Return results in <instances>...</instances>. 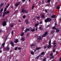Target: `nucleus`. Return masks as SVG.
I'll use <instances>...</instances> for the list:
<instances>
[{
    "mask_svg": "<svg viewBox=\"0 0 61 61\" xmlns=\"http://www.w3.org/2000/svg\"><path fill=\"white\" fill-rule=\"evenodd\" d=\"M44 54H45V52H42L41 53V55H43Z\"/></svg>",
    "mask_w": 61,
    "mask_h": 61,
    "instance_id": "31",
    "label": "nucleus"
},
{
    "mask_svg": "<svg viewBox=\"0 0 61 61\" xmlns=\"http://www.w3.org/2000/svg\"><path fill=\"white\" fill-rule=\"evenodd\" d=\"M57 8L58 9H60V7L58 5L57 6Z\"/></svg>",
    "mask_w": 61,
    "mask_h": 61,
    "instance_id": "36",
    "label": "nucleus"
},
{
    "mask_svg": "<svg viewBox=\"0 0 61 61\" xmlns=\"http://www.w3.org/2000/svg\"><path fill=\"white\" fill-rule=\"evenodd\" d=\"M19 5V4L18 3H16L15 5V6H18Z\"/></svg>",
    "mask_w": 61,
    "mask_h": 61,
    "instance_id": "25",
    "label": "nucleus"
},
{
    "mask_svg": "<svg viewBox=\"0 0 61 61\" xmlns=\"http://www.w3.org/2000/svg\"><path fill=\"white\" fill-rule=\"evenodd\" d=\"M40 24H42V22H40Z\"/></svg>",
    "mask_w": 61,
    "mask_h": 61,
    "instance_id": "52",
    "label": "nucleus"
},
{
    "mask_svg": "<svg viewBox=\"0 0 61 61\" xmlns=\"http://www.w3.org/2000/svg\"><path fill=\"white\" fill-rule=\"evenodd\" d=\"M41 48H40V47H37L36 48V50H39Z\"/></svg>",
    "mask_w": 61,
    "mask_h": 61,
    "instance_id": "13",
    "label": "nucleus"
},
{
    "mask_svg": "<svg viewBox=\"0 0 61 61\" xmlns=\"http://www.w3.org/2000/svg\"><path fill=\"white\" fill-rule=\"evenodd\" d=\"M27 30H25V32H27Z\"/></svg>",
    "mask_w": 61,
    "mask_h": 61,
    "instance_id": "49",
    "label": "nucleus"
},
{
    "mask_svg": "<svg viewBox=\"0 0 61 61\" xmlns=\"http://www.w3.org/2000/svg\"><path fill=\"white\" fill-rule=\"evenodd\" d=\"M18 49H19V50H21V48H20V47H19L18 48Z\"/></svg>",
    "mask_w": 61,
    "mask_h": 61,
    "instance_id": "44",
    "label": "nucleus"
},
{
    "mask_svg": "<svg viewBox=\"0 0 61 61\" xmlns=\"http://www.w3.org/2000/svg\"><path fill=\"white\" fill-rule=\"evenodd\" d=\"M25 1V0H22V1L23 2H24V1Z\"/></svg>",
    "mask_w": 61,
    "mask_h": 61,
    "instance_id": "61",
    "label": "nucleus"
},
{
    "mask_svg": "<svg viewBox=\"0 0 61 61\" xmlns=\"http://www.w3.org/2000/svg\"><path fill=\"white\" fill-rule=\"evenodd\" d=\"M34 7H35L34 6H33L32 8V9H34Z\"/></svg>",
    "mask_w": 61,
    "mask_h": 61,
    "instance_id": "45",
    "label": "nucleus"
},
{
    "mask_svg": "<svg viewBox=\"0 0 61 61\" xmlns=\"http://www.w3.org/2000/svg\"><path fill=\"white\" fill-rule=\"evenodd\" d=\"M13 33H14V31H12V33H11V34H12V35H13Z\"/></svg>",
    "mask_w": 61,
    "mask_h": 61,
    "instance_id": "46",
    "label": "nucleus"
},
{
    "mask_svg": "<svg viewBox=\"0 0 61 61\" xmlns=\"http://www.w3.org/2000/svg\"><path fill=\"white\" fill-rule=\"evenodd\" d=\"M53 45H56V41H53Z\"/></svg>",
    "mask_w": 61,
    "mask_h": 61,
    "instance_id": "22",
    "label": "nucleus"
},
{
    "mask_svg": "<svg viewBox=\"0 0 61 61\" xmlns=\"http://www.w3.org/2000/svg\"><path fill=\"white\" fill-rule=\"evenodd\" d=\"M58 54V52H57L56 53V54Z\"/></svg>",
    "mask_w": 61,
    "mask_h": 61,
    "instance_id": "64",
    "label": "nucleus"
},
{
    "mask_svg": "<svg viewBox=\"0 0 61 61\" xmlns=\"http://www.w3.org/2000/svg\"><path fill=\"white\" fill-rule=\"evenodd\" d=\"M46 58H45L43 60V61H46Z\"/></svg>",
    "mask_w": 61,
    "mask_h": 61,
    "instance_id": "34",
    "label": "nucleus"
},
{
    "mask_svg": "<svg viewBox=\"0 0 61 61\" xmlns=\"http://www.w3.org/2000/svg\"><path fill=\"white\" fill-rule=\"evenodd\" d=\"M37 23H36L35 24V26H37L39 25V23H38V22H37Z\"/></svg>",
    "mask_w": 61,
    "mask_h": 61,
    "instance_id": "8",
    "label": "nucleus"
},
{
    "mask_svg": "<svg viewBox=\"0 0 61 61\" xmlns=\"http://www.w3.org/2000/svg\"><path fill=\"white\" fill-rule=\"evenodd\" d=\"M19 41L18 39L16 40L15 41V43H17Z\"/></svg>",
    "mask_w": 61,
    "mask_h": 61,
    "instance_id": "16",
    "label": "nucleus"
},
{
    "mask_svg": "<svg viewBox=\"0 0 61 61\" xmlns=\"http://www.w3.org/2000/svg\"><path fill=\"white\" fill-rule=\"evenodd\" d=\"M54 32L55 31L54 30H52L51 32V33L52 34H53V33H54Z\"/></svg>",
    "mask_w": 61,
    "mask_h": 61,
    "instance_id": "27",
    "label": "nucleus"
},
{
    "mask_svg": "<svg viewBox=\"0 0 61 61\" xmlns=\"http://www.w3.org/2000/svg\"><path fill=\"white\" fill-rule=\"evenodd\" d=\"M52 55H53V53H51V54H50V56H52Z\"/></svg>",
    "mask_w": 61,
    "mask_h": 61,
    "instance_id": "47",
    "label": "nucleus"
},
{
    "mask_svg": "<svg viewBox=\"0 0 61 61\" xmlns=\"http://www.w3.org/2000/svg\"><path fill=\"white\" fill-rule=\"evenodd\" d=\"M45 12H46V13H47V10H45Z\"/></svg>",
    "mask_w": 61,
    "mask_h": 61,
    "instance_id": "50",
    "label": "nucleus"
},
{
    "mask_svg": "<svg viewBox=\"0 0 61 61\" xmlns=\"http://www.w3.org/2000/svg\"><path fill=\"white\" fill-rule=\"evenodd\" d=\"M10 4H9L8 3L7 4V6H6V7H5V8H8V6H9L10 5Z\"/></svg>",
    "mask_w": 61,
    "mask_h": 61,
    "instance_id": "23",
    "label": "nucleus"
},
{
    "mask_svg": "<svg viewBox=\"0 0 61 61\" xmlns=\"http://www.w3.org/2000/svg\"><path fill=\"white\" fill-rule=\"evenodd\" d=\"M7 8H5L4 9V12H5V11H6V9Z\"/></svg>",
    "mask_w": 61,
    "mask_h": 61,
    "instance_id": "35",
    "label": "nucleus"
},
{
    "mask_svg": "<svg viewBox=\"0 0 61 61\" xmlns=\"http://www.w3.org/2000/svg\"><path fill=\"white\" fill-rule=\"evenodd\" d=\"M21 12L22 13H24V10L23 9L22 10V11Z\"/></svg>",
    "mask_w": 61,
    "mask_h": 61,
    "instance_id": "42",
    "label": "nucleus"
},
{
    "mask_svg": "<svg viewBox=\"0 0 61 61\" xmlns=\"http://www.w3.org/2000/svg\"><path fill=\"white\" fill-rule=\"evenodd\" d=\"M2 51H0V53H2Z\"/></svg>",
    "mask_w": 61,
    "mask_h": 61,
    "instance_id": "58",
    "label": "nucleus"
},
{
    "mask_svg": "<svg viewBox=\"0 0 61 61\" xmlns=\"http://www.w3.org/2000/svg\"><path fill=\"white\" fill-rule=\"evenodd\" d=\"M26 30H27V31H29V29H27Z\"/></svg>",
    "mask_w": 61,
    "mask_h": 61,
    "instance_id": "48",
    "label": "nucleus"
},
{
    "mask_svg": "<svg viewBox=\"0 0 61 61\" xmlns=\"http://www.w3.org/2000/svg\"><path fill=\"white\" fill-rule=\"evenodd\" d=\"M10 44L11 45H12V44H13V42L12 41H11L10 43Z\"/></svg>",
    "mask_w": 61,
    "mask_h": 61,
    "instance_id": "32",
    "label": "nucleus"
},
{
    "mask_svg": "<svg viewBox=\"0 0 61 61\" xmlns=\"http://www.w3.org/2000/svg\"><path fill=\"white\" fill-rule=\"evenodd\" d=\"M35 31V29H32L31 30V32H34V31Z\"/></svg>",
    "mask_w": 61,
    "mask_h": 61,
    "instance_id": "29",
    "label": "nucleus"
},
{
    "mask_svg": "<svg viewBox=\"0 0 61 61\" xmlns=\"http://www.w3.org/2000/svg\"><path fill=\"white\" fill-rule=\"evenodd\" d=\"M24 35V33L22 32L21 33V34L20 36H23Z\"/></svg>",
    "mask_w": 61,
    "mask_h": 61,
    "instance_id": "18",
    "label": "nucleus"
},
{
    "mask_svg": "<svg viewBox=\"0 0 61 61\" xmlns=\"http://www.w3.org/2000/svg\"><path fill=\"white\" fill-rule=\"evenodd\" d=\"M40 29H41V30H42L43 29V28H42V27H40Z\"/></svg>",
    "mask_w": 61,
    "mask_h": 61,
    "instance_id": "37",
    "label": "nucleus"
},
{
    "mask_svg": "<svg viewBox=\"0 0 61 61\" xmlns=\"http://www.w3.org/2000/svg\"><path fill=\"white\" fill-rule=\"evenodd\" d=\"M14 23H12V25H10V27H13L14 26Z\"/></svg>",
    "mask_w": 61,
    "mask_h": 61,
    "instance_id": "17",
    "label": "nucleus"
},
{
    "mask_svg": "<svg viewBox=\"0 0 61 61\" xmlns=\"http://www.w3.org/2000/svg\"><path fill=\"white\" fill-rule=\"evenodd\" d=\"M2 32V30H0V33H1Z\"/></svg>",
    "mask_w": 61,
    "mask_h": 61,
    "instance_id": "60",
    "label": "nucleus"
},
{
    "mask_svg": "<svg viewBox=\"0 0 61 61\" xmlns=\"http://www.w3.org/2000/svg\"><path fill=\"white\" fill-rule=\"evenodd\" d=\"M6 25V23L5 21H4L3 22V23L2 24V25L3 26H5Z\"/></svg>",
    "mask_w": 61,
    "mask_h": 61,
    "instance_id": "4",
    "label": "nucleus"
},
{
    "mask_svg": "<svg viewBox=\"0 0 61 61\" xmlns=\"http://www.w3.org/2000/svg\"><path fill=\"white\" fill-rule=\"evenodd\" d=\"M30 53L31 54V55H34V52L33 51H31V52H30Z\"/></svg>",
    "mask_w": 61,
    "mask_h": 61,
    "instance_id": "20",
    "label": "nucleus"
},
{
    "mask_svg": "<svg viewBox=\"0 0 61 61\" xmlns=\"http://www.w3.org/2000/svg\"><path fill=\"white\" fill-rule=\"evenodd\" d=\"M23 19H25V15H24L23 16Z\"/></svg>",
    "mask_w": 61,
    "mask_h": 61,
    "instance_id": "38",
    "label": "nucleus"
},
{
    "mask_svg": "<svg viewBox=\"0 0 61 61\" xmlns=\"http://www.w3.org/2000/svg\"><path fill=\"white\" fill-rule=\"evenodd\" d=\"M37 28H38L37 27L36 28V31H37Z\"/></svg>",
    "mask_w": 61,
    "mask_h": 61,
    "instance_id": "59",
    "label": "nucleus"
},
{
    "mask_svg": "<svg viewBox=\"0 0 61 61\" xmlns=\"http://www.w3.org/2000/svg\"><path fill=\"white\" fill-rule=\"evenodd\" d=\"M36 18L37 19H39L40 18V17L39 16H38L36 17Z\"/></svg>",
    "mask_w": 61,
    "mask_h": 61,
    "instance_id": "15",
    "label": "nucleus"
},
{
    "mask_svg": "<svg viewBox=\"0 0 61 61\" xmlns=\"http://www.w3.org/2000/svg\"><path fill=\"white\" fill-rule=\"evenodd\" d=\"M50 1H51V0H48L47 2L48 3H50Z\"/></svg>",
    "mask_w": 61,
    "mask_h": 61,
    "instance_id": "41",
    "label": "nucleus"
},
{
    "mask_svg": "<svg viewBox=\"0 0 61 61\" xmlns=\"http://www.w3.org/2000/svg\"><path fill=\"white\" fill-rule=\"evenodd\" d=\"M52 28H53V29H56V27H52Z\"/></svg>",
    "mask_w": 61,
    "mask_h": 61,
    "instance_id": "43",
    "label": "nucleus"
},
{
    "mask_svg": "<svg viewBox=\"0 0 61 61\" xmlns=\"http://www.w3.org/2000/svg\"><path fill=\"white\" fill-rule=\"evenodd\" d=\"M49 26V25H48L46 27V28H47Z\"/></svg>",
    "mask_w": 61,
    "mask_h": 61,
    "instance_id": "53",
    "label": "nucleus"
},
{
    "mask_svg": "<svg viewBox=\"0 0 61 61\" xmlns=\"http://www.w3.org/2000/svg\"><path fill=\"white\" fill-rule=\"evenodd\" d=\"M25 22L26 23V24H28L29 23V22L28 21V20H25Z\"/></svg>",
    "mask_w": 61,
    "mask_h": 61,
    "instance_id": "5",
    "label": "nucleus"
},
{
    "mask_svg": "<svg viewBox=\"0 0 61 61\" xmlns=\"http://www.w3.org/2000/svg\"><path fill=\"white\" fill-rule=\"evenodd\" d=\"M27 10H25V13H27Z\"/></svg>",
    "mask_w": 61,
    "mask_h": 61,
    "instance_id": "33",
    "label": "nucleus"
},
{
    "mask_svg": "<svg viewBox=\"0 0 61 61\" xmlns=\"http://www.w3.org/2000/svg\"><path fill=\"white\" fill-rule=\"evenodd\" d=\"M19 22H21V20H19Z\"/></svg>",
    "mask_w": 61,
    "mask_h": 61,
    "instance_id": "63",
    "label": "nucleus"
},
{
    "mask_svg": "<svg viewBox=\"0 0 61 61\" xmlns=\"http://www.w3.org/2000/svg\"><path fill=\"white\" fill-rule=\"evenodd\" d=\"M46 47H47L46 46V47H44V48L46 49Z\"/></svg>",
    "mask_w": 61,
    "mask_h": 61,
    "instance_id": "57",
    "label": "nucleus"
},
{
    "mask_svg": "<svg viewBox=\"0 0 61 61\" xmlns=\"http://www.w3.org/2000/svg\"><path fill=\"white\" fill-rule=\"evenodd\" d=\"M3 8H2L1 9L0 11V13L1 14H2V12H3Z\"/></svg>",
    "mask_w": 61,
    "mask_h": 61,
    "instance_id": "7",
    "label": "nucleus"
},
{
    "mask_svg": "<svg viewBox=\"0 0 61 61\" xmlns=\"http://www.w3.org/2000/svg\"><path fill=\"white\" fill-rule=\"evenodd\" d=\"M53 52H55V49H54L53 51Z\"/></svg>",
    "mask_w": 61,
    "mask_h": 61,
    "instance_id": "56",
    "label": "nucleus"
},
{
    "mask_svg": "<svg viewBox=\"0 0 61 61\" xmlns=\"http://www.w3.org/2000/svg\"><path fill=\"white\" fill-rule=\"evenodd\" d=\"M35 46V44H31L30 46L32 47V46Z\"/></svg>",
    "mask_w": 61,
    "mask_h": 61,
    "instance_id": "40",
    "label": "nucleus"
},
{
    "mask_svg": "<svg viewBox=\"0 0 61 61\" xmlns=\"http://www.w3.org/2000/svg\"><path fill=\"white\" fill-rule=\"evenodd\" d=\"M5 42L3 43L2 44V46H5Z\"/></svg>",
    "mask_w": 61,
    "mask_h": 61,
    "instance_id": "24",
    "label": "nucleus"
},
{
    "mask_svg": "<svg viewBox=\"0 0 61 61\" xmlns=\"http://www.w3.org/2000/svg\"><path fill=\"white\" fill-rule=\"evenodd\" d=\"M37 50L36 49L35 50H34V52H36V51Z\"/></svg>",
    "mask_w": 61,
    "mask_h": 61,
    "instance_id": "62",
    "label": "nucleus"
},
{
    "mask_svg": "<svg viewBox=\"0 0 61 61\" xmlns=\"http://www.w3.org/2000/svg\"><path fill=\"white\" fill-rule=\"evenodd\" d=\"M59 61H61V58H60Z\"/></svg>",
    "mask_w": 61,
    "mask_h": 61,
    "instance_id": "54",
    "label": "nucleus"
},
{
    "mask_svg": "<svg viewBox=\"0 0 61 61\" xmlns=\"http://www.w3.org/2000/svg\"><path fill=\"white\" fill-rule=\"evenodd\" d=\"M56 32L57 33L59 32V30L58 29H56Z\"/></svg>",
    "mask_w": 61,
    "mask_h": 61,
    "instance_id": "19",
    "label": "nucleus"
},
{
    "mask_svg": "<svg viewBox=\"0 0 61 61\" xmlns=\"http://www.w3.org/2000/svg\"><path fill=\"white\" fill-rule=\"evenodd\" d=\"M55 25H57V24H56V23H55Z\"/></svg>",
    "mask_w": 61,
    "mask_h": 61,
    "instance_id": "55",
    "label": "nucleus"
},
{
    "mask_svg": "<svg viewBox=\"0 0 61 61\" xmlns=\"http://www.w3.org/2000/svg\"><path fill=\"white\" fill-rule=\"evenodd\" d=\"M51 18H48L45 20V22L46 23H47L48 22H50V21H51Z\"/></svg>",
    "mask_w": 61,
    "mask_h": 61,
    "instance_id": "1",
    "label": "nucleus"
},
{
    "mask_svg": "<svg viewBox=\"0 0 61 61\" xmlns=\"http://www.w3.org/2000/svg\"><path fill=\"white\" fill-rule=\"evenodd\" d=\"M41 55H39V56H37L36 58V59H38V58H39V56H41Z\"/></svg>",
    "mask_w": 61,
    "mask_h": 61,
    "instance_id": "28",
    "label": "nucleus"
},
{
    "mask_svg": "<svg viewBox=\"0 0 61 61\" xmlns=\"http://www.w3.org/2000/svg\"><path fill=\"white\" fill-rule=\"evenodd\" d=\"M55 15H53L51 16V17L52 18H55Z\"/></svg>",
    "mask_w": 61,
    "mask_h": 61,
    "instance_id": "11",
    "label": "nucleus"
},
{
    "mask_svg": "<svg viewBox=\"0 0 61 61\" xmlns=\"http://www.w3.org/2000/svg\"><path fill=\"white\" fill-rule=\"evenodd\" d=\"M21 40L24 41H25V38L24 37H22L21 38Z\"/></svg>",
    "mask_w": 61,
    "mask_h": 61,
    "instance_id": "10",
    "label": "nucleus"
},
{
    "mask_svg": "<svg viewBox=\"0 0 61 61\" xmlns=\"http://www.w3.org/2000/svg\"><path fill=\"white\" fill-rule=\"evenodd\" d=\"M5 12H4L3 14V15L2 16L3 17H4V16H5Z\"/></svg>",
    "mask_w": 61,
    "mask_h": 61,
    "instance_id": "21",
    "label": "nucleus"
},
{
    "mask_svg": "<svg viewBox=\"0 0 61 61\" xmlns=\"http://www.w3.org/2000/svg\"><path fill=\"white\" fill-rule=\"evenodd\" d=\"M41 17H42V18H43V19L45 18V16L44 15H41Z\"/></svg>",
    "mask_w": 61,
    "mask_h": 61,
    "instance_id": "9",
    "label": "nucleus"
},
{
    "mask_svg": "<svg viewBox=\"0 0 61 61\" xmlns=\"http://www.w3.org/2000/svg\"><path fill=\"white\" fill-rule=\"evenodd\" d=\"M11 45H12V46H14V44H13Z\"/></svg>",
    "mask_w": 61,
    "mask_h": 61,
    "instance_id": "51",
    "label": "nucleus"
},
{
    "mask_svg": "<svg viewBox=\"0 0 61 61\" xmlns=\"http://www.w3.org/2000/svg\"><path fill=\"white\" fill-rule=\"evenodd\" d=\"M37 38L38 40H41V36H39Z\"/></svg>",
    "mask_w": 61,
    "mask_h": 61,
    "instance_id": "6",
    "label": "nucleus"
},
{
    "mask_svg": "<svg viewBox=\"0 0 61 61\" xmlns=\"http://www.w3.org/2000/svg\"><path fill=\"white\" fill-rule=\"evenodd\" d=\"M9 13V11H7L6 12H5V14H7Z\"/></svg>",
    "mask_w": 61,
    "mask_h": 61,
    "instance_id": "26",
    "label": "nucleus"
},
{
    "mask_svg": "<svg viewBox=\"0 0 61 61\" xmlns=\"http://www.w3.org/2000/svg\"><path fill=\"white\" fill-rule=\"evenodd\" d=\"M51 40L49 41V45L48 46L47 48H49L51 47Z\"/></svg>",
    "mask_w": 61,
    "mask_h": 61,
    "instance_id": "2",
    "label": "nucleus"
},
{
    "mask_svg": "<svg viewBox=\"0 0 61 61\" xmlns=\"http://www.w3.org/2000/svg\"><path fill=\"white\" fill-rule=\"evenodd\" d=\"M6 49L7 50H9L10 49V48L8 47H7L6 48Z\"/></svg>",
    "mask_w": 61,
    "mask_h": 61,
    "instance_id": "30",
    "label": "nucleus"
},
{
    "mask_svg": "<svg viewBox=\"0 0 61 61\" xmlns=\"http://www.w3.org/2000/svg\"><path fill=\"white\" fill-rule=\"evenodd\" d=\"M17 47H16L15 48V50H17Z\"/></svg>",
    "mask_w": 61,
    "mask_h": 61,
    "instance_id": "39",
    "label": "nucleus"
},
{
    "mask_svg": "<svg viewBox=\"0 0 61 61\" xmlns=\"http://www.w3.org/2000/svg\"><path fill=\"white\" fill-rule=\"evenodd\" d=\"M4 4L3 3H1V4H0V7L1 8V7H2V6Z\"/></svg>",
    "mask_w": 61,
    "mask_h": 61,
    "instance_id": "14",
    "label": "nucleus"
},
{
    "mask_svg": "<svg viewBox=\"0 0 61 61\" xmlns=\"http://www.w3.org/2000/svg\"><path fill=\"white\" fill-rule=\"evenodd\" d=\"M47 33H48L47 31L45 32V33L42 36V37H46V35H47Z\"/></svg>",
    "mask_w": 61,
    "mask_h": 61,
    "instance_id": "3",
    "label": "nucleus"
},
{
    "mask_svg": "<svg viewBox=\"0 0 61 61\" xmlns=\"http://www.w3.org/2000/svg\"><path fill=\"white\" fill-rule=\"evenodd\" d=\"M54 57V56H52L50 58V59L51 60Z\"/></svg>",
    "mask_w": 61,
    "mask_h": 61,
    "instance_id": "12",
    "label": "nucleus"
}]
</instances>
